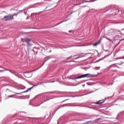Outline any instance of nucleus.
<instances>
[{
	"instance_id": "f257e3e1",
	"label": "nucleus",
	"mask_w": 124,
	"mask_h": 124,
	"mask_svg": "<svg viewBox=\"0 0 124 124\" xmlns=\"http://www.w3.org/2000/svg\"><path fill=\"white\" fill-rule=\"evenodd\" d=\"M86 77H87V78H89V77H93V76L90 74H86L82 75L80 77H77L76 78V79H81V78H85Z\"/></svg>"
},
{
	"instance_id": "f03ea898",
	"label": "nucleus",
	"mask_w": 124,
	"mask_h": 124,
	"mask_svg": "<svg viewBox=\"0 0 124 124\" xmlns=\"http://www.w3.org/2000/svg\"><path fill=\"white\" fill-rule=\"evenodd\" d=\"M13 15H11L5 16L3 18V20L4 21H10V20H13Z\"/></svg>"
},
{
	"instance_id": "7ed1b4c3",
	"label": "nucleus",
	"mask_w": 124,
	"mask_h": 124,
	"mask_svg": "<svg viewBox=\"0 0 124 124\" xmlns=\"http://www.w3.org/2000/svg\"><path fill=\"white\" fill-rule=\"evenodd\" d=\"M24 76H25V77H27V78H30V77H31V76H32V74H31V72H26L24 73Z\"/></svg>"
},
{
	"instance_id": "20e7f679",
	"label": "nucleus",
	"mask_w": 124,
	"mask_h": 124,
	"mask_svg": "<svg viewBox=\"0 0 124 124\" xmlns=\"http://www.w3.org/2000/svg\"><path fill=\"white\" fill-rule=\"evenodd\" d=\"M31 39H25V42L27 43L28 46H31V44H30V42L31 41Z\"/></svg>"
},
{
	"instance_id": "39448f33",
	"label": "nucleus",
	"mask_w": 124,
	"mask_h": 124,
	"mask_svg": "<svg viewBox=\"0 0 124 124\" xmlns=\"http://www.w3.org/2000/svg\"><path fill=\"white\" fill-rule=\"evenodd\" d=\"M102 103H104V101H99L98 102L96 103V104H102Z\"/></svg>"
},
{
	"instance_id": "423d86ee",
	"label": "nucleus",
	"mask_w": 124,
	"mask_h": 124,
	"mask_svg": "<svg viewBox=\"0 0 124 124\" xmlns=\"http://www.w3.org/2000/svg\"><path fill=\"white\" fill-rule=\"evenodd\" d=\"M6 70L10 71V72H11V73H13V74H15V71H12V70H8V69H6Z\"/></svg>"
},
{
	"instance_id": "0eeeda50",
	"label": "nucleus",
	"mask_w": 124,
	"mask_h": 124,
	"mask_svg": "<svg viewBox=\"0 0 124 124\" xmlns=\"http://www.w3.org/2000/svg\"><path fill=\"white\" fill-rule=\"evenodd\" d=\"M99 43H100V42H98L97 43L93 44V46H97V45H98V44H99Z\"/></svg>"
},
{
	"instance_id": "6e6552de",
	"label": "nucleus",
	"mask_w": 124,
	"mask_h": 124,
	"mask_svg": "<svg viewBox=\"0 0 124 124\" xmlns=\"http://www.w3.org/2000/svg\"><path fill=\"white\" fill-rule=\"evenodd\" d=\"M32 88H33V86L31 88H30L26 91H24L23 93H28V92H29V91H31V89H32Z\"/></svg>"
},
{
	"instance_id": "1a4fd4ad",
	"label": "nucleus",
	"mask_w": 124,
	"mask_h": 124,
	"mask_svg": "<svg viewBox=\"0 0 124 124\" xmlns=\"http://www.w3.org/2000/svg\"><path fill=\"white\" fill-rule=\"evenodd\" d=\"M86 55H88V53L83 54L82 55L80 56V58H82L83 57H85L86 56Z\"/></svg>"
},
{
	"instance_id": "9d476101",
	"label": "nucleus",
	"mask_w": 124,
	"mask_h": 124,
	"mask_svg": "<svg viewBox=\"0 0 124 124\" xmlns=\"http://www.w3.org/2000/svg\"><path fill=\"white\" fill-rule=\"evenodd\" d=\"M15 96V94H13V95H9L8 96V98H9V97H14Z\"/></svg>"
},
{
	"instance_id": "9b49d317",
	"label": "nucleus",
	"mask_w": 124,
	"mask_h": 124,
	"mask_svg": "<svg viewBox=\"0 0 124 124\" xmlns=\"http://www.w3.org/2000/svg\"><path fill=\"white\" fill-rule=\"evenodd\" d=\"M20 11L22 12H24V14H27V10H26V11H25V10H22V11Z\"/></svg>"
},
{
	"instance_id": "f8f14e48",
	"label": "nucleus",
	"mask_w": 124,
	"mask_h": 124,
	"mask_svg": "<svg viewBox=\"0 0 124 124\" xmlns=\"http://www.w3.org/2000/svg\"><path fill=\"white\" fill-rule=\"evenodd\" d=\"M21 89L22 90H24V89H26V87L22 86H21Z\"/></svg>"
},
{
	"instance_id": "ddd939ff",
	"label": "nucleus",
	"mask_w": 124,
	"mask_h": 124,
	"mask_svg": "<svg viewBox=\"0 0 124 124\" xmlns=\"http://www.w3.org/2000/svg\"><path fill=\"white\" fill-rule=\"evenodd\" d=\"M4 71H5V70H0V72H3Z\"/></svg>"
},
{
	"instance_id": "4468645a",
	"label": "nucleus",
	"mask_w": 124,
	"mask_h": 124,
	"mask_svg": "<svg viewBox=\"0 0 124 124\" xmlns=\"http://www.w3.org/2000/svg\"><path fill=\"white\" fill-rule=\"evenodd\" d=\"M107 39H108V40H109V41H112V40H111L108 38H107Z\"/></svg>"
},
{
	"instance_id": "2eb2a0df",
	"label": "nucleus",
	"mask_w": 124,
	"mask_h": 124,
	"mask_svg": "<svg viewBox=\"0 0 124 124\" xmlns=\"http://www.w3.org/2000/svg\"><path fill=\"white\" fill-rule=\"evenodd\" d=\"M34 49H35V47L33 48V52H34V53H35V50H34Z\"/></svg>"
},
{
	"instance_id": "dca6fc26",
	"label": "nucleus",
	"mask_w": 124,
	"mask_h": 124,
	"mask_svg": "<svg viewBox=\"0 0 124 124\" xmlns=\"http://www.w3.org/2000/svg\"><path fill=\"white\" fill-rule=\"evenodd\" d=\"M95 68H98L97 69H100V67H95Z\"/></svg>"
},
{
	"instance_id": "f3484780",
	"label": "nucleus",
	"mask_w": 124,
	"mask_h": 124,
	"mask_svg": "<svg viewBox=\"0 0 124 124\" xmlns=\"http://www.w3.org/2000/svg\"><path fill=\"white\" fill-rule=\"evenodd\" d=\"M7 91H9V89H6V92H7Z\"/></svg>"
},
{
	"instance_id": "a211bd4d",
	"label": "nucleus",
	"mask_w": 124,
	"mask_h": 124,
	"mask_svg": "<svg viewBox=\"0 0 124 124\" xmlns=\"http://www.w3.org/2000/svg\"><path fill=\"white\" fill-rule=\"evenodd\" d=\"M72 57V56H71V57L68 58V59H70V58H71Z\"/></svg>"
},
{
	"instance_id": "6ab92c4d",
	"label": "nucleus",
	"mask_w": 124,
	"mask_h": 124,
	"mask_svg": "<svg viewBox=\"0 0 124 124\" xmlns=\"http://www.w3.org/2000/svg\"><path fill=\"white\" fill-rule=\"evenodd\" d=\"M99 61H101V60H99V61H97L96 62H99Z\"/></svg>"
},
{
	"instance_id": "aec40b11",
	"label": "nucleus",
	"mask_w": 124,
	"mask_h": 124,
	"mask_svg": "<svg viewBox=\"0 0 124 124\" xmlns=\"http://www.w3.org/2000/svg\"><path fill=\"white\" fill-rule=\"evenodd\" d=\"M120 59H124V57H121V58H120Z\"/></svg>"
},
{
	"instance_id": "412c9836",
	"label": "nucleus",
	"mask_w": 124,
	"mask_h": 124,
	"mask_svg": "<svg viewBox=\"0 0 124 124\" xmlns=\"http://www.w3.org/2000/svg\"><path fill=\"white\" fill-rule=\"evenodd\" d=\"M62 23H63V21H62L60 24H62Z\"/></svg>"
},
{
	"instance_id": "4be33fe9",
	"label": "nucleus",
	"mask_w": 124,
	"mask_h": 124,
	"mask_svg": "<svg viewBox=\"0 0 124 124\" xmlns=\"http://www.w3.org/2000/svg\"><path fill=\"white\" fill-rule=\"evenodd\" d=\"M36 54H37V52L36 51Z\"/></svg>"
},
{
	"instance_id": "5701e85b",
	"label": "nucleus",
	"mask_w": 124,
	"mask_h": 124,
	"mask_svg": "<svg viewBox=\"0 0 124 124\" xmlns=\"http://www.w3.org/2000/svg\"><path fill=\"white\" fill-rule=\"evenodd\" d=\"M60 24H61V23H59L58 24H57V25H60Z\"/></svg>"
},
{
	"instance_id": "b1692460",
	"label": "nucleus",
	"mask_w": 124,
	"mask_h": 124,
	"mask_svg": "<svg viewBox=\"0 0 124 124\" xmlns=\"http://www.w3.org/2000/svg\"><path fill=\"white\" fill-rule=\"evenodd\" d=\"M76 56H78V55H76Z\"/></svg>"
},
{
	"instance_id": "393cba45",
	"label": "nucleus",
	"mask_w": 124,
	"mask_h": 124,
	"mask_svg": "<svg viewBox=\"0 0 124 124\" xmlns=\"http://www.w3.org/2000/svg\"><path fill=\"white\" fill-rule=\"evenodd\" d=\"M32 14H31V15H32Z\"/></svg>"
},
{
	"instance_id": "a878e982",
	"label": "nucleus",
	"mask_w": 124,
	"mask_h": 124,
	"mask_svg": "<svg viewBox=\"0 0 124 124\" xmlns=\"http://www.w3.org/2000/svg\"><path fill=\"white\" fill-rule=\"evenodd\" d=\"M26 10H27V11H28V9H27Z\"/></svg>"
},
{
	"instance_id": "bb28decb",
	"label": "nucleus",
	"mask_w": 124,
	"mask_h": 124,
	"mask_svg": "<svg viewBox=\"0 0 124 124\" xmlns=\"http://www.w3.org/2000/svg\"><path fill=\"white\" fill-rule=\"evenodd\" d=\"M123 40H124V39H123Z\"/></svg>"
}]
</instances>
